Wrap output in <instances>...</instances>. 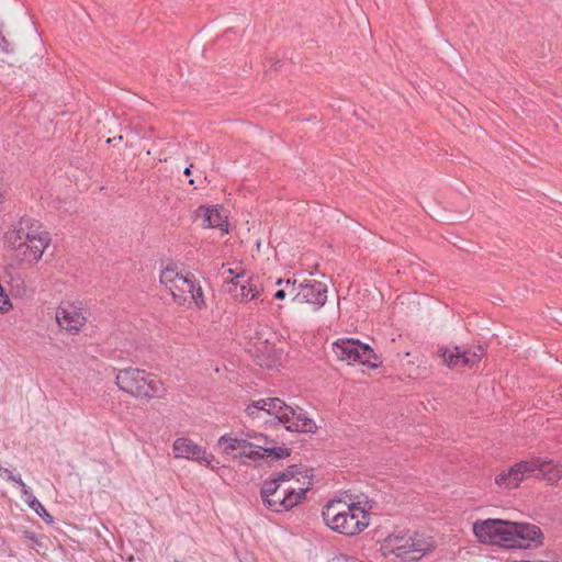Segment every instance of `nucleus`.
I'll return each mask as SVG.
<instances>
[{"label": "nucleus", "instance_id": "nucleus-1", "mask_svg": "<svg viewBox=\"0 0 562 562\" xmlns=\"http://www.w3.org/2000/svg\"><path fill=\"white\" fill-rule=\"evenodd\" d=\"M251 419H262L265 423L273 418L279 424H284L289 431L315 432V422L307 417L303 409H294L278 397L260 398L251 402L245 409Z\"/></svg>", "mask_w": 562, "mask_h": 562}, {"label": "nucleus", "instance_id": "nucleus-2", "mask_svg": "<svg viewBox=\"0 0 562 562\" xmlns=\"http://www.w3.org/2000/svg\"><path fill=\"white\" fill-rule=\"evenodd\" d=\"M323 519L330 529L345 536L358 535L369 525L368 513L359 504L340 499L327 503Z\"/></svg>", "mask_w": 562, "mask_h": 562}, {"label": "nucleus", "instance_id": "nucleus-3", "mask_svg": "<svg viewBox=\"0 0 562 562\" xmlns=\"http://www.w3.org/2000/svg\"><path fill=\"white\" fill-rule=\"evenodd\" d=\"M536 476L551 483L562 477V465L552 464L550 460L533 458L516 463L507 472H502L495 477V483L502 488L518 487L524 480Z\"/></svg>", "mask_w": 562, "mask_h": 562}, {"label": "nucleus", "instance_id": "nucleus-4", "mask_svg": "<svg viewBox=\"0 0 562 562\" xmlns=\"http://www.w3.org/2000/svg\"><path fill=\"white\" fill-rule=\"evenodd\" d=\"M115 383L123 392L142 400L160 397L165 393L164 383L155 374L138 368L120 370Z\"/></svg>", "mask_w": 562, "mask_h": 562}, {"label": "nucleus", "instance_id": "nucleus-5", "mask_svg": "<svg viewBox=\"0 0 562 562\" xmlns=\"http://www.w3.org/2000/svg\"><path fill=\"white\" fill-rule=\"evenodd\" d=\"M160 283L180 305L194 303L200 307L203 304L202 288L195 286L193 276L180 272L177 267H166L160 273Z\"/></svg>", "mask_w": 562, "mask_h": 562}, {"label": "nucleus", "instance_id": "nucleus-6", "mask_svg": "<svg viewBox=\"0 0 562 562\" xmlns=\"http://www.w3.org/2000/svg\"><path fill=\"white\" fill-rule=\"evenodd\" d=\"M295 486L281 482L279 474L266 481L261 487V497L263 503L273 512H288L299 504Z\"/></svg>", "mask_w": 562, "mask_h": 562}, {"label": "nucleus", "instance_id": "nucleus-7", "mask_svg": "<svg viewBox=\"0 0 562 562\" xmlns=\"http://www.w3.org/2000/svg\"><path fill=\"white\" fill-rule=\"evenodd\" d=\"M285 284H292L294 296L292 301L296 304H307L313 312L321 310L327 301L328 286L326 283L315 279H305L296 284V280L285 281Z\"/></svg>", "mask_w": 562, "mask_h": 562}, {"label": "nucleus", "instance_id": "nucleus-8", "mask_svg": "<svg viewBox=\"0 0 562 562\" xmlns=\"http://www.w3.org/2000/svg\"><path fill=\"white\" fill-rule=\"evenodd\" d=\"M333 352L337 359L351 363H361L375 368L378 363L373 349L358 339H339L333 345Z\"/></svg>", "mask_w": 562, "mask_h": 562}, {"label": "nucleus", "instance_id": "nucleus-9", "mask_svg": "<svg viewBox=\"0 0 562 562\" xmlns=\"http://www.w3.org/2000/svg\"><path fill=\"white\" fill-rule=\"evenodd\" d=\"M512 521L504 519H486L473 525V532L482 543L501 546L508 549Z\"/></svg>", "mask_w": 562, "mask_h": 562}, {"label": "nucleus", "instance_id": "nucleus-10", "mask_svg": "<svg viewBox=\"0 0 562 562\" xmlns=\"http://www.w3.org/2000/svg\"><path fill=\"white\" fill-rule=\"evenodd\" d=\"M218 446L224 454L232 459H240L243 464L259 461L258 452L255 449L260 447L250 443L246 432H243L240 436L223 435L218 439Z\"/></svg>", "mask_w": 562, "mask_h": 562}, {"label": "nucleus", "instance_id": "nucleus-11", "mask_svg": "<svg viewBox=\"0 0 562 562\" xmlns=\"http://www.w3.org/2000/svg\"><path fill=\"white\" fill-rule=\"evenodd\" d=\"M55 317L58 326L71 335L78 334L87 322V313L81 302H60Z\"/></svg>", "mask_w": 562, "mask_h": 562}, {"label": "nucleus", "instance_id": "nucleus-12", "mask_svg": "<svg viewBox=\"0 0 562 562\" xmlns=\"http://www.w3.org/2000/svg\"><path fill=\"white\" fill-rule=\"evenodd\" d=\"M512 539L508 543V549H530L538 548L543 543V532L541 529L528 522L512 521L510 526Z\"/></svg>", "mask_w": 562, "mask_h": 562}, {"label": "nucleus", "instance_id": "nucleus-13", "mask_svg": "<svg viewBox=\"0 0 562 562\" xmlns=\"http://www.w3.org/2000/svg\"><path fill=\"white\" fill-rule=\"evenodd\" d=\"M227 272L234 276L231 280L226 281V291L237 301L248 302L257 299L262 292L263 288L257 278H249L247 281H241L245 272H236L228 269Z\"/></svg>", "mask_w": 562, "mask_h": 562}, {"label": "nucleus", "instance_id": "nucleus-14", "mask_svg": "<svg viewBox=\"0 0 562 562\" xmlns=\"http://www.w3.org/2000/svg\"><path fill=\"white\" fill-rule=\"evenodd\" d=\"M175 458L192 460L204 463L206 468L214 470L218 463L215 457L207 453L204 448L189 438H177L172 446Z\"/></svg>", "mask_w": 562, "mask_h": 562}, {"label": "nucleus", "instance_id": "nucleus-15", "mask_svg": "<svg viewBox=\"0 0 562 562\" xmlns=\"http://www.w3.org/2000/svg\"><path fill=\"white\" fill-rule=\"evenodd\" d=\"M279 480L286 482L291 486H295V494L299 498V504L305 497L306 492L313 484L312 470L303 465H291L286 470L278 472Z\"/></svg>", "mask_w": 562, "mask_h": 562}, {"label": "nucleus", "instance_id": "nucleus-16", "mask_svg": "<svg viewBox=\"0 0 562 562\" xmlns=\"http://www.w3.org/2000/svg\"><path fill=\"white\" fill-rule=\"evenodd\" d=\"M440 356L442 357L443 362L450 368L460 366L472 367L484 357V350L481 346H476L469 350H462L457 346L452 350L447 348L440 349Z\"/></svg>", "mask_w": 562, "mask_h": 562}, {"label": "nucleus", "instance_id": "nucleus-17", "mask_svg": "<svg viewBox=\"0 0 562 562\" xmlns=\"http://www.w3.org/2000/svg\"><path fill=\"white\" fill-rule=\"evenodd\" d=\"M250 443H255L260 448H256L258 459L270 458L272 460L284 459L290 456V449L285 447H274V441L269 439L266 435L257 431H246Z\"/></svg>", "mask_w": 562, "mask_h": 562}, {"label": "nucleus", "instance_id": "nucleus-18", "mask_svg": "<svg viewBox=\"0 0 562 562\" xmlns=\"http://www.w3.org/2000/svg\"><path fill=\"white\" fill-rule=\"evenodd\" d=\"M282 351L268 341L259 342L256 346V361L267 369H273L281 364Z\"/></svg>", "mask_w": 562, "mask_h": 562}, {"label": "nucleus", "instance_id": "nucleus-19", "mask_svg": "<svg viewBox=\"0 0 562 562\" xmlns=\"http://www.w3.org/2000/svg\"><path fill=\"white\" fill-rule=\"evenodd\" d=\"M198 215L202 217V226L205 228H220L224 234L228 233V223L216 207L201 206Z\"/></svg>", "mask_w": 562, "mask_h": 562}, {"label": "nucleus", "instance_id": "nucleus-20", "mask_svg": "<svg viewBox=\"0 0 562 562\" xmlns=\"http://www.w3.org/2000/svg\"><path fill=\"white\" fill-rule=\"evenodd\" d=\"M29 225H33V218L23 217L5 234L7 241L15 249L23 250L27 237Z\"/></svg>", "mask_w": 562, "mask_h": 562}, {"label": "nucleus", "instance_id": "nucleus-21", "mask_svg": "<svg viewBox=\"0 0 562 562\" xmlns=\"http://www.w3.org/2000/svg\"><path fill=\"white\" fill-rule=\"evenodd\" d=\"M412 535H393L386 540V547L398 558L412 560Z\"/></svg>", "mask_w": 562, "mask_h": 562}, {"label": "nucleus", "instance_id": "nucleus-22", "mask_svg": "<svg viewBox=\"0 0 562 562\" xmlns=\"http://www.w3.org/2000/svg\"><path fill=\"white\" fill-rule=\"evenodd\" d=\"M49 235L44 231L40 236L33 238L31 244H27L22 254L29 261H38L42 258L44 250L49 245Z\"/></svg>", "mask_w": 562, "mask_h": 562}, {"label": "nucleus", "instance_id": "nucleus-23", "mask_svg": "<svg viewBox=\"0 0 562 562\" xmlns=\"http://www.w3.org/2000/svg\"><path fill=\"white\" fill-rule=\"evenodd\" d=\"M436 547V542L430 536L424 533L412 535L411 550L412 560H419L422 557L431 552Z\"/></svg>", "mask_w": 562, "mask_h": 562}, {"label": "nucleus", "instance_id": "nucleus-24", "mask_svg": "<svg viewBox=\"0 0 562 562\" xmlns=\"http://www.w3.org/2000/svg\"><path fill=\"white\" fill-rule=\"evenodd\" d=\"M43 232L44 231L42 229L41 224L33 220V225H29V232L27 237L25 238L24 248L27 246V244H31V240H33V238H36Z\"/></svg>", "mask_w": 562, "mask_h": 562}, {"label": "nucleus", "instance_id": "nucleus-25", "mask_svg": "<svg viewBox=\"0 0 562 562\" xmlns=\"http://www.w3.org/2000/svg\"><path fill=\"white\" fill-rule=\"evenodd\" d=\"M41 518H43L47 522H53V517L48 514L45 507L40 503V508L37 506L33 509Z\"/></svg>", "mask_w": 562, "mask_h": 562}, {"label": "nucleus", "instance_id": "nucleus-26", "mask_svg": "<svg viewBox=\"0 0 562 562\" xmlns=\"http://www.w3.org/2000/svg\"><path fill=\"white\" fill-rule=\"evenodd\" d=\"M7 306H10V300L0 284V311L7 310Z\"/></svg>", "mask_w": 562, "mask_h": 562}, {"label": "nucleus", "instance_id": "nucleus-27", "mask_svg": "<svg viewBox=\"0 0 562 562\" xmlns=\"http://www.w3.org/2000/svg\"><path fill=\"white\" fill-rule=\"evenodd\" d=\"M24 537L30 540L31 547L35 548L36 546H42L41 539L33 532L25 531Z\"/></svg>", "mask_w": 562, "mask_h": 562}, {"label": "nucleus", "instance_id": "nucleus-28", "mask_svg": "<svg viewBox=\"0 0 562 562\" xmlns=\"http://www.w3.org/2000/svg\"><path fill=\"white\" fill-rule=\"evenodd\" d=\"M0 49L3 53H10L12 50L11 44L9 41L4 37V35L0 32Z\"/></svg>", "mask_w": 562, "mask_h": 562}, {"label": "nucleus", "instance_id": "nucleus-29", "mask_svg": "<svg viewBox=\"0 0 562 562\" xmlns=\"http://www.w3.org/2000/svg\"><path fill=\"white\" fill-rule=\"evenodd\" d=\"M21 486V492L24 496V501L25 503H27L29 501L32 499V497H35L33 495V493L29 490V487L25 485V483L23 482V485H20Z\"/></svg>", "mask_w": 562, "mask_h": 562}, {"label": "nucleus", "instance_id": "nucleus-30", "mask_svg": "<svg viewBox=\"0 0 562 562\" xmlns=\"http://www.w3.org/2000/svg\"><path fill=\"white\" fill-rule=\"evenodd\" d=\"M330 562H362L353 557L339 555L334 558Z\"/></svg>", "mask_w": 562, "mask_h": 562}, {"label": "nucleus", "instance_id": "nucleus-31", "mask_svg": "<svg viewBox=\"0 0 562 562\" xmlns=\"http://www.w3.org/2000/svg\"><path fill=\"white\" fill-rule=\"evenodd\" d=\"M40 501L36 498V497H32L31 501H29L26 504L32 508L34 509L36 506L37 508H40Z\"/></svg>", "mask_w": 562, "mask_h": 562}, {"label": "nucleus", "instance_id": "nucleus-32", "mask_svg": "<svg viewBox=\"0 0 562 562\" xmlns=\"http://www.w3.org/2000/svg\"><path fill=\"white\" fill-rule=\"evenodd\" d=\"M286 293L284 289H280L274 293V297L277 300H283L285 297Z\"/></svg>", "mask_w": 562, "mask_h": 562}, {"label": "nucleus", "instance_id": "nucleus-33", "mask_svg": "<svg viewBox=\"0 0 562 562\" xmlns=\"http://www.w3.org/2000/svg\"><path fill=\"white\" fill-rule=\"evenodd\" d=\"M240 562H257V561L251 557H246L243 560H240Z\"/></svg>", "mask_w": 562, "mask_h": 562}, {"label": "nucleus", "instance_id": "nucleus-34", "mask_svg": "<svg viewBox=\"0 0 562 562\" xmlns=\"http://www.w3.org/2000/svg\"><path fill=\"white\" fill-rule=\"evenodd\" d=\"M192 167H193V165H190L189 167H187V168L184 169V175H186V176H191V168H192Z\"/></svg>", "mask_w": 562, "mask_h": 562}, {"label": "nucleus", "instance_id": "nucleus-35", "mask_svg": "<svg viewBox=\"0 0 562 562\" xmlns=\"http://www.w3.org/2000/svg\"><path fill=\"white\" fill-rule=\"evenodd\" d=\"M115 139H116V137L108 138V139H106V143H108V144H111V143H112V142H114Z\"/></svg>", "mask_w": 562, "mask_h": 562}, {"label": "nucleus", "instance_id": "nucleus-36", "mask_svg": "<svg viewBox=\"0 0 562 562\" xmlns=\"http://www.w3.org/2000/svg\"><path fill=\"white\" fill-rule=\"evenodd\" d=\"M283 282H284V281H283L282 279H279V280L277 281V284H278V285H281V284H283Z\"/></svg>", "mask_w": 562, "mask_h": 562}, {"label": "nucleus", "instance_id": "nucleus-37", "mask_svg": "<svg viewBox=\"0 0 562 562\" xmlns=\"http://www.w3.org/2000/svg\"><path fill=\"white\" fill-rule=\"evenodd\" d=\"M122 139H123V136H122V135H120V136H117V137H116V142H120V140H122Z\"/></svg>", "mask_w": 562, "mask_h": 562}]
</instances>
